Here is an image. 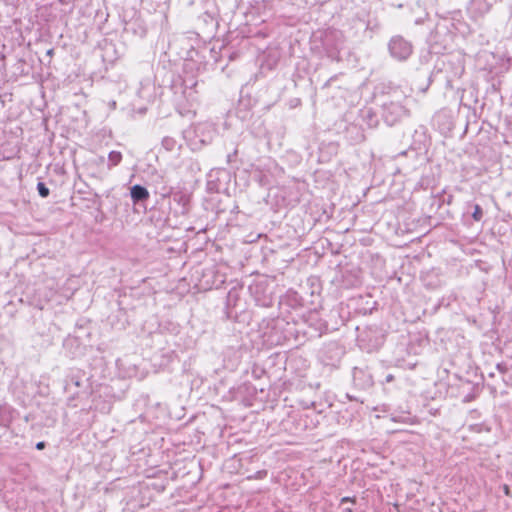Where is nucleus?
Segmentation results:
<instances>
[{"instance_id":"10","label":"nucleus","mask_w":512,"mask_h":512,"mask_svg":"<svg viewBox=\"0 0 512 512\" xmlns=\"http://www.w3.org/2000/svg\"><path fill=\"white\" fill-rule=\"evenodd\" d=\"M496 368H497V370H498L500 373H502V374H504V373H506V372H507V366H506V364H504V363H498V364H497V366H496Z\"/></svg>"},{"instance_id":"12","label":"nucleus","mask_w":512,"mask_h":512,"mask_svg":"<svg viewBox=\"0 0 512 512\" xmlns=\"http://www.w3.org/2000/svg\"><path fill=\"white\" fill-rule=\"evenodd\" d=\"M46 446V443L44 441H40L36 444V449L37 450H43Z\"/></svg>"},{"instance_id":"17","label":"nucleus","mask_w":512,"mask_h":512,"mask_svg":"<svg viewBox=\"0 0 512 512\" xmlns=\"http://www.w3.org/2000/svg\"><path fill=\"white\" fill-rule=\"evenodd\" d=\"M345 512H352V509H351L350 507H347V508L345 509Z\"/></svg>"},{"instance_id":"9","label":"nucleus","mask_w":512,"mask_h":512,"mask_svg":"<svg viewBox=\"0 0 512 512\" xmlns=\"http://www.w3.org/2000/svg\"><path fill=\"white\" fill-rule=\"evenodd\" d=\"M472 217L475 221H480L483 217V210L480 205L475 204L474 205V211L472 213Z\"/></svg>"},{"instance_id":"6","label":"nucleus","mask_w":512,"mask_h":512,"mask_svg":"<svg viewBox=\"0 0 512 512\" xmlns=\"http://www.w3.org/2000/svg\"><path fill=\"white\" fill-rule=\"evenodd\" d=\"M122 160V154L119 151H111L108 155V168L117 166Z\"/></svg>"},{"instance_id":"13","label":"nucleus","mask_w":512,"mask_h":512,"mask_svg":"<svg viewBox=\"0 0 512 512\" xmlns=\"http://www.w3.org/2000/svg\"><path fill=\"white\" fill-rule=\"evenodd\" d=\"M346 502L355 503V499L354 498H350V497H343L341 499V503H346Z\"/></svg>"},{"instance_id":"7","label":"nucleus","mask_w":512,"mask_h":512,"mask_svg":"<svg viewBox=\"0 0 512 512\" xmlns=\"http://www.w3.org/2000/svg\"><path fill=\"white\" fill-rule=\"evenodd\" d=\"M162 146L167 151H173L177 146V141L169 136L162 139Z\"/></svg>"},{"instance_id":"16","label":"nucleus","mask_w":512,"mask_h":512,"mask_svg":"<svg viewBox=\"0 0 512 512\" xmlns=\"http://www.w3.org/2000/svg\"><path fill=\"white\" fill-rule=\"evenodd\" d=\"M47 55H48V56H52V55H53V49H49V50L47 51Z\"/></svg>"},{"instance_id":"11","label":"nucleus","mask_w":512,"mask_h":512,"mask_svg":"<svg viewBox=\"0 0 512 512\" xmlns=\"http://www.w3.org/2000/svg\"><path fill=\"white\" fill-rule=\"evenodd\" d=\"M237 152H238V151L235 149V150L233 151V153H230V154H228V155H227V161H228V163H230V162H232V161H233L234 157H236V155H237Z\"/></svg>"},{"instance_id":"18","label":"nucleus","mask_w":512,"mask_h":512,"mask_svg":"<svg viewBox=\"0 0 512 512\" xmlns=\"http://www.w3.org/2000/svg\"><path fill=\"white\" fill-rule=\"evenodd\" d=\"M392 420H393V421H395V422H397V421H400V418L398 419V418H396V417H392Z\"/></svg>"},{"instance_id":"5","label":"nucleus","mask_w":512,"mask_h":512,"mask_svg":"<svg viewBox=\"0 0 512 512\" xmlns=\"http://www.w3.org/2000/svg\"><path fill=\"white\" fill-rule=\"evenodd\" d=\"M130 196L134 204L146 201L150 194L142 185L135 184L130 188Z\"/></svg>"},{"instance_id":"3","label":"nucleus","mask_w":512,"mask_h":512,"mask_svg":"<svg viewBox=\"0 0 512 512\" xmlns=\"http://www.w3.org/2000/svg\"><path fill=\"white\" fill-rule=\"evenodd\" d=\"M406 113V108L400 102L391 101L383 105V118L390 126L397 123Z\"/></svg>"},{"instance_id":"14","label":"nucleus","mask_w":512,"mask_h":512,"mask_svg":"<svg viewBox=\"0 0 512 512\" xmlns=\"http://www.w3.org/2000/svg\"><path fill=\"white\" fill-rule=\"evenodd\" d=\"M503 491H504L505 495H507V496H510V495H511V494H510L509 486H508V485H506V484L503 486Z\"/></svg>"},{"instance_id":"8","label":"nucleus","mask_w":512,"mask_h":512,"mask_svg":"<svg viewBox=\"0 0 512 512\" xmlns=\"http://www.w3.org/2000/svg\"><path fill=\"white\" fill-rule=\"evenodd\" d=\"M37 191L39 193V195L42 197V198H46L49 196L50 194V190L49 188L46 186L45 183L43 182H38L37 184Z\"/></svg>"},{"instance_id":"15","label":"nucleus","mask_w":512,"mask_h":512,"mask_svg":"<svg viewBox=\"0 0 512 512\" xmlns=\"http://www.w3.org/2000/svg\"><path fill=\"white\" fill-rule=\"evenodd\" d=\"M386 382H392L394 380V376L392 374H388L385 378Z\"/></svg>"},{"instance_id":"1","label":"nucleus","mask_w":512,"mask_h":512,"mask_svg":"<svg viewBox=\"0 0 512 512\" xmlns=\"http://www.w3.org/2000/svg\"><path fill=\"white\" fill-rule=\"evenodd\" d=\"M388 51L397 61H406L413 53V45L401 35L391 37L388 42Z\"/></svg>"},{"instance_id":"2","label":"nucleus","mask_w":512,"mask_h":512,"mask_svg":"<svg viewBox=\"0 0 512 512\" xmlns=\"http://www.w3.org/2000/svg\"><path fill=\"white\" fill-rule=\"evenodd\" d=\"M322 44L329 58L338 59L339 53L344 46L343 35L336 29H328L324 33Z\"/></svg>"},{"instance_id":"4","label":"nucleus","mask_w":512,"mask_h":512,"mask_svg":"<svg viewBox=\"0 0 512 512\" xmlns=\"http://www.w3.org/2000/svg\"><path fill=\"white\" fill-rule=\"evenodd\" d=\"M491 3L487 0H471L468 10L475 18L483 17L491 9Z\"/></svg>"}]
</instances>
